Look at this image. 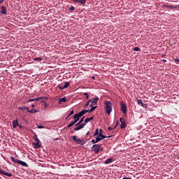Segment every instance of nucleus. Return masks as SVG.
Instances as JSON below:
<instances>
[{
    "label": "nucleus",
    "mask_w": 179,
    "mask_h": 179,
    "mask_svg": "<svg viewBox=\"0 0 179 179\" xmlns=\"http://www.w3.org/2000/svg\"><path fill=\"white\" fill-rule=\"evenodd\" d=\"M103 104L105 106V110L106 111L107 115H110L113 111V103L110 101H105Z\"/></svg>",
    "instance_id": "obj_1"
},
{
    "label": "nucleus",
    "mask_w": 179,
    "mask_h": 179,
    "mask_svg": "<svg viewBox=\"0 0 179 179\" xmlns=\"http://www.w3.org/2000/svg\"><path fill=\"white\" fill-rule=\"evenodd\" d=\"M100 144H95L92 145V152H94L96 155H97L100 152Z\"/></svg>",
    "instance_id": "obj_2"
},
{
    "label": "nucleus",
    "mask_w": 179,
    "mask_h": 179,
    "mask_svg": "<svg viewBox=\"0 0 179 179\" xmlns=\"http://www.w3.org/2000/svg\"><path fill=\"white\" fill-rule=\"evenodd\" d=\"M120 108L123 114H127L128 109L127 108V104L124 101H120Z\"/></svg>",
    "instance_id": "obj_3"
},
{
    "label": "nucleus",
    "mask_w": 179,
    "mask_h": 179,
    "mask_svg": "<svg viewBox=\"0 0 179 179\" xmlns=\"http://www.w3.org/2000/svg\"><path fill=\"white\" fill-rule=\"evenodd\" d=\"M91 100L90 103V107H92V106H96V104H97V103H99V96H96L95 98H93L92 99H90Z\"/></svg>",
    "instance_id": "obj_4"
},
{
    "label": "nucleus",
    "mask_w": 179,
    "mask_h": 179,
    "mask_svg": "<svg viewBox=\"0 0 179 179\" xmlns=\"http://www.w3.org/2000/svg\"><path fill=\"white\" fill-rule=\"evenodd\" d=\"M72 139L75 141V142H77L78 143H83V145L85 143V140H82L78 138L77 136H73Z\"/></svg>",
    "instance_id": "obj_5"
},
{
    "label": "nucleus",
    "mask_w": 179,
    "mask_h": 179,
    "mask_svg": "<svg viewBox=\"0 0 179 179\" xmlns=\"http://www.w3.org/2000/svg\"><path fill=\"white\" fill-rule=\"evenodd\" d=\"M0 174L7 176V177H12V173L5 171L3 169H0Z\"/></svg>",
    "instance_id": "obj_6"
},
{
    "label": "nucleus",
    "mask_w": 179,
    "mask_h": 179,
    "mask_svg": "<svg viewBox=\"0 0 179 179\" xmlns=\"http://www.w3.org/2000/svg\"><path fill=\"white\" fill-rule=\"evenodd\" d=\"M104 131H103V129H99V136L101 137V138H103V139H105V138H111V136H104L103 134V133Z\"/></svg>",
    "instance_id": "obj_7"
},
{
    "label": "nucleus",
    "mask_w": 179,
    "mask_h": 179,
    "mask_svg": "<svg viewBox=\"0 0 179 179\" xmlns=\"http://www.w3.org/2000/svg\"><path fill=\"white\" fill-rule=\"evenodd\" d=\"M136 101L138 104H141V106H142L143 108H146V107H148V104L143 103V102H142V100L136 99Z\"/></svg>",
    "instance_id": "obj_8"
},
{
    "label": "nucleus",
    "mask_w": 179,
    "mask_h": 179,
    "mask_svg": "<svg viewBox=\"0 0 179 179\" xmlns=\"http://www.w3.org/2000/svg\"><path fill=\"white\" fill-rule=\"evenodd\" d=\"M0 13L1 14V15H6V7H5V6H1V10H0Z\"/></svg>",
    "instance_id": "obj_9"
},
{
    "label": "nucleus",
    "mask_w": 179,
    "mask_h": 179,
    "mask_svg": "<svg viewBox=\"0 0 179 179\" xmlns=\"http://www.w3.org/2000/svg\"><path fill=\"white\" fill-rule=\"evenodd\" d=\"M73 2H78V3H81V5H85L86 3V0H73Z\"/></svg>",
    "instance_id": "obj_10"
},
{
    "label": "nucleus",
    "mask_w": 179,
    "mask_h": 179,
    "mask_svg": "<svg viewBox=\"0 0 179 179\" xmlns=\"http://www.w3.org/2000/svg\"><path fill=\"white\" fill-rule=\"evenodd\" d=\"M35 149H40L41 148V145H40V142H36L33 143Z\"/></svg>",
    "instance_id": "obj_11"
},
{
    "label": "nucleus",
    "mask_w": 179,
    "mask_h": 179,
    "mask_svg": "<svg viewBox=\"0 0 179 179\" xmlns=\"http://www.w3.org/2000/svg\"><path fill=\"white\" fill-rule=\"evenodd\" d=\"M96 108H97V106H92L90 109L85 110L87 111V113H92L94 111Z\"/></svg>",
    "instance_id": "obj_12"
},
{
    "label": "nucleus",
    "mask_w": 179,
    "mask_h": 179,
    "mask_svg": "<svg viewBox=\"0 0 179 179\" xmlns=\"http://www.w3.org/2000/svg\"><path fill=\"white\" fill-rule=\"evenodd\" d=\"M10 160L11 162H13V163H17L18 164L20 159H16L14 157H10Z\"/></svg>",
    "instance_id": "obj_13"
},
{
    "label": "nucleus",
    "mask_w": 179,
    "mask_h": 179,
    "mask_svg": "<svg viewBox=\"0 0 179 179\" xmlns=\"http://www.w3.org/2000/svg\"><path fill=\"white\" fill-rule=\"evenodd\" d=\"M114 162V159L109 158L105 161V164H110V163H113Z\"/></svg>",
    "instance_id": "obj_14"
},
{
    "label": "nucleus",
    "mask_w": 179,
    "mask_h": 179,
    "mask_svg": "<svg viewBox=\"0 0 179 179\" xmlns=\"http://www.w3.org/2000/svg\"><path fill=\"white\" fill-rule=\"evenodd\" d=\"M18 164H21V166H23V167L29 166V165L26 162L21 161V160L19 161Z\"/></svg>",
    "instance_id": "obj_15"
},
{
    "label": "nucleus",
    "mask_w": 179,
    "mask_h": 179,
    "mask_svg": "<svg viewBox=\"0 0 179 179\" xmlns=\"http://www.w3.org/2000/svg\"><path fill=\"white\" fill-rule=\"evenodd\" d=\"M27 113H30L31 114H34V113H38V110L37 109H31V110H29V108H28V111Z\"/></svg>",
    "instance_id": "obj_16"
},
{
    "label": "nucleus",
    "mask_w": 179,
    "mask_h": 179,
    "mask_svg": "<svg viewBox=\"0 0 179 179\" xmlns=\"http://www.w3.org/2000/svg\"><path fill=\"white\" fill-rule=\"evenodd\" d=\"M65 102H66V96H64L59 99V104H61V103H65Z\"/></svg>",
    "instance_id": "obj_17"
},
{
    "label": "nucleus",
    "mask_w": 179,
    "mask_h": 179,
    "mask_svg": "<svg viewBox=\"0 0 179 179\" xmlns=\"http://www.w3.org/2000/svg\"><path fill=\"white\" fill-rule=\"evenodd\" d=\"M87 112L86 110H83L80 113H77L80 117H83V115H85Z\"/></svg>",
    "instance_id": "obj_18"
},
{
    "label": "nucleus",
    "mask_w": 179,
    "mask_h": 179,
    "mask_svg": "<svg viewBox=\"0 0 179 179\" xmlns=\"http://www.w3.org/2000/svg\"><path fill=\"white\" fill-rule=\"evenodd\" d=\"M18 126H19V122H17V120L13 121V128H16V127H18Z\"/></svg>",
    "instance_id": "obj_19"
},
{
    "label": "nucleus",
    "mask_w": 179,
    "mask_h": 179,
    "mask_svg": "<svg viewBox=\"0 0 179 179\" xmlns=\"http://www.w3.org/2000/svg\"><path fill=\"white\" fill-rule=\"evenodd\" d=\"M94 117L92 116L90 117H87L85 120V122L87 123V122H90V121H93Z\"/></svg>",
    "instance_id": "obj_20"
},
{
    "label": "nucleus",
    "mask_w": 179,
    "mask_h": 179,
    "mask_svg": "<svg viewBox=\"0 0 179 179\" xmlns=\"http://www.w3.org/2000/svg\"><path fill=\"white\" fill-rule=\"evenodd\" d=\"M126 127H127V122H126L121 123V124H120V129H124V128H126Z\"/></svg>",
    "instance_id": "obj_21"
},
{
    "label": "nucleus",
    "mask_w": 179,
    "mask_h": 179,
    "mask_svg": "<svg viewBox=\"0 0 179 179\" xmlns=\"http://www.w3.org/2000/svg\"><path fill=\"white\" fill-rule=\"evenodd\" d=\"M164 8H166L167 9H174V6H169V5H164Z\"/></svg>",
    "instance_id": "obj_22"
},
{
    "label": "nucleus",
    "mask_w": 179,
    "mask_h": 179,
    "mask_svg": "<svg viewBox=\"0 0 179 179\" xmlns=\"http://www.w3.org/2000/svg\"><path fill=\"white\" fill-rule=\"evenodd\" d=\"M80 118V117L79 116V115L78 113L75 114L73 115V120H76L77 121H78V120Z\"/></svg>",
    "instance_id": "obj_23"
},
{
    "label": "nucleus",
    "mask_w": 179,
    "mask_h": 179,
    "mask_svg": "<svg viewBox=\"0 0 179 179\" xmlns=\"http://www.w3.org/2000/svg\"><path fill=\"white\" fill-rule=\"evenodd\" d=\"M84 120H85V116H83L76 125H80V124L83 122Z\"/></svg>",
    "instance_id": "obj_24"
},
{
    "label": "nucleus",
    "mask_w": 179,
    "mask_h": 179,
    "mask_svg": "<svg viewBox=\"0 0 179 179\" xmlns=\"http://www.w3.org/2000/svg\"><path fill=\"white\" fill-rule=\"evenodd\" d=\"M19 110H22V111H24V110H27V111H28L29 110V107H23L22 108V106L18 107Z\"/></svg>",
    "instance_id": "obj_25"
},
{
    "label": "nucleus",
    "mask_w": 179,
    "mask_h": 179,
    "mask_svg": "<svg viewBox=\"0 0 179 179\" xmlns=\"http://www.w3.org/2000/svg\"><path fill=\"white\" fill-rule=\"evenodd\" d=\"M103 137L96 136V142L98 143V142H100V141H103Z\"/></svg>",
    "instance_id": "obj_26"
},
{
    "label": "nucleus",
    "mask_w": 179,
    "mask_h": 179,
    "mask_svg": "<svg viewBox=\"0 0 179 179\" xmlns=\"http://www.w3.org/2000/svg\"><path fill=\"white\" fill-rule=\"evenodd\" d=\"M34 139L35 142H40V139H38V137H37V134H35L34 136Z\"/></svg>",
    "instance_id": "obj_27"
},
{
    "label": "nucleus",
    "mask_w": 179,
    "mask_h": 179,
    "mask_svg": "<svg viewBox=\"0 0 179 179\" xmlns=\"http://www.w3.org/2000/svg\"><path fill=\"white\" fill-rule=\"evenodd\" d=\"M77 127L74 128L73 129V131H79L80 129H82V128L80 127V126L78 124V125H76Z\"/></svg>",
    "instance_id": "obj_28"
},
{
    "label": "nucleus",
    "mask_w": 179,
    "mask_h": 179,
    "mask_svg": "<svg viewBox=\"0 0 179 179\" xmlns=\"http://www.w3.org/2000/svg\"><path fill=\"white\" fill-rule=\"evenodd\" d=\"M34 61H38V62H41V61H43V58L36 57V58L34 59Z\"/></svg>",
    "instance_id": "obj_29"
},
{
    "label": "nucleus",
    "mask_w": 179,
    "mask_h": 179,
    "mask_svg": "<svg viewBox=\"0 0 179 179\" xmlns=\"http://www.w3.org/2000/svg\"><path fill=\"white\" fill-rule=\"evenodd\" d=\"M71 83L69 82H66L64 83V89H66V87H68V86H70Z\"/></svg>",
    "instance_id": "obj_30"
},
{
    "label": "nucleus",
    "mask_w": 179,
    "mask_h": 179,
    "mask_svg": "<svg viewBox=\"0 0 179 179\" xmlns=\"http://www.w3.org/2000/svg\"><path fill=\"white\" fill-rule=\"evenodd\" d=\"M69 10H70V12L75 10V7L73 6H71L70 8H69Z\"/></svg>",
    "instance_id": "obj_31"
},
{
    "label": "nucleus",
    "mask_w": 179,
    "mask_h": 179,
    "mask_svg": "<svg viewBox=\"0 0 179 179\" xmlns=\"http://www.w3.org/2000/svg\"><path fill=\"white\" fill-rule=\"evenodd\" d=\"M41 99H43V96L35 98L34 99V101H40V100H41Z\"/></svg>",
    "instance_id": "obj_32"
},
{
    "label": "nucleus",
    "mask_w": 179,
    "mask_h": 179,
    "mask_svg": "<svg viewBox=\"0 0 179 179\" xmlns=\"http://www.w3.org/2000/svg\"><path fill=\"white\" fill-rule=\"evenodd\" d=\"M73 114H75V111L71 110V111L70 112L69 115H68V117H71V115H73ZM68 117L66 118V120L68 119Z\"/></svg>",
    "instance_id": "obj_33"
},
{
    "label": "nucleus",
    "mask_w": 179,
    "mask_h": 179,
    "mask_svg": "<svg viewBox=\"0 0 179 179\" xmlns=\"http://www.w3.org/2000/svg\"><path fill=\"white\" fill-rule=\"evenodd\" d=\"M73 125H75L73 122H71V123L67 126V128H71V127H73Z\"/></svg>",
    "instance_id": "obj_34"
},
{
    "label": "nucleus",
    "mask_w": 179,
    "mask_h": 179,
    "mask_svg": "<svg viewBox=\"0 0 179 179\" xmlns=\"http://www.w3.org/2000/svg\"><path fill=\"white\" fill-rule=\"evenodd\" d=\"M115 128H117V124L114 127H108V131H111L112 129H114Z\"/></svg>",
    "instance_id": "obj_35"
},
{
    "label": "nucleus",
    "mask_w": 179,
    "mask_h": 179,
    "mask_svg": "<svg viewBox=\"0 0 179 179\" xmlns=\"http://www.w3.org/2000/svg\"><path fill=\"white\" fill-rule=\"evenodd\" d=\"M97 135H99V129H96L94 134V136H97Z\"/></svg>",
    "instance_id": "obj_36"
},
{
    "label": "nucleus",
    "mask_w": 179,
    "mask_h": 179,
    "mask_svg": "<svg viewBox=\"0 0 179 179\" xmlns=\"http://www.w3.org/2000/svg\"><path fill=\"white\" fill-rule=\"evenodd\" d=\"M133 51H141V48H139V47H136L133 49Z\"/></svg>",
    "instance_id": "obj_37"
},
{
    "label": "nucleus",
    "mask_w": 179,
    "mask_h": 179,
    "mask_svg": "<svg viewBox=\"0 0 179 179\" xmlns=\"http://www.w3.org/2000/svg\"><path fill=\"white\" fill-rule=\"evenodd\" d=\"M84 96H85L87 100H89V94L87 92H85Z\"/></svg>",
    "instance_id": "obj_38"
},
{
    "label": "nucleus",
    "mask_w": 179,
    "mask_h": 179,
    "mask_svg": "<svg viewBox=\"0 0 179 179\" xmlns=\"http://www.w3.org/2000/svg\"><path fill=\"white\" fill-rule=\"evenodd\" d=\"M120 122H121V124H122V122H125V119H124V118H122V117H120Z\"/></svg>",
    "instance_id": "obj_39"
},
{
    "label": "nucleus",
    "mask_w": 179,
    "mask_h": 179,
    "mask_svg": "<svg viewBox=\"0 0 179 179\" xmlns=\"http://www.w3.org/2000/svg\"><path fill=\"white\" fill-rule=\"evenodd\" d=\"M58 87H59V89H60V90H64V89H65L64 87H62V86H60V85H58Z\"/></svg>",
    "instance_id": "obj_40"
},
{
    "label": "nucleus",
    "mask_w": 179,
    "mask_h": 179,
    "mask_svg": "<svg viewBox=\"0 0 179 179\" xmlns=\"http://www.w3.org/2000/svg\"><path fill=\"white\" fill-rule=\"evenodd\" d=\"M31 101H34V99H29L27 100V103H30Z\"/></svg>",
    "instance_id": "obj_41"
},
{
    "label": "nucleus",
    "mask_w": 179,
    "mask_h": 179,
    "mask_svg": "<svg viewBox=\"0 0 179 179\" xmlns=\"http://www.w3.org/2000/svg\"><path fill=\"white\" fill-rule=\"evenodd\" d=\"M90 101H92V100H89L86 104H85V107H87V106H89V104H90Z\"/></svg>",
    "instance_id": "obj_42"
},
{
    "label": "nucleus",
    "mask_w": 179,
    "mask_h": 179,
    "mask_svg": "<svg viewBox=\"0 0 179 179\" xmlns=\"http://www.w3.org/2000/svg\"><path fill=\"white\" fill-rule=\"evenodd\" d=\"M38 129H42L43 128H44V126L42 125H39L38 126Z\"/></svg>",
    "instance_id": "obj_43"
},
{
    "label": "nucleus",
    "mask_w": 179,
    "mask_h": 179,
    "mask_svg": "<svg viewBox=\"0 0 179 179\" xmlns=\"http://www.w3.org/2000/svg\"><path fill=\"white\" fill-rule=\"evenodd\" d=\"M174 9H179V5L173 6Z\"/></svg>",
    "instance_id": "obj_44"
},
{
    "label": "nucleus",
    "mask_w": 179,
    "mask_h": 179,
    "mask_svg": "<svg viewBox=\"0 0 179 179\" xmlns=\"http://www.w3.org/2000/svg\"><path fill=\"white\" fill-rule=\"evenodd\" d=\"M79 125H80V127L81 128V129H82V128H85V124H80Z\"/></svg>",
    "instance_id": "obj_45"
},
{
    "label": "nucleus",
    "mask_w": 179,
    "mask_h": 179,
    "mask_svg": "<svg viewBox=\"0 0 179 179\" xmlns=\"http://www.w3.org/2000/svg\"><path fill=\"white\" fill-rule=\"evenodd\" d=\"M91 142L92 143H97V141H96V140H94V139L92 140Z\"/></svg>",
    "instance_id": "obj_46"
},
{
    "label": "nucleus",
    "mask_w": 179,
    "mask_h": 179,
    "mask_svg": "<svg viewBox=\"0 0 179 179\" xmlns=\"http://www.w3.org/2000/svg\"><path fill=\"white\" fill-rule=\"evenodd\" d=\"M77 121H78V120H76V119H74V120L72 121V122H73V124H76Z\"/></svg>",
    "instance_id": "obj_47"
},
{
    "label": "nucleus",
    "mask_w": 179,
    "mask_h": 179,
    "mask_svg": "<svg viewBox=\"0 0 179 179\" xmlns=\"http://www.w3.org/2000/svg\"><path fill=\"white\" fill-rule=\"evenodd\" d=\"M162 62H167V60H166V59H162Z\"/></svg>",
    "instance_id": "obj_48"
},
{
    "label": "nucleus",
    "mask_w": 179,
    "mask_h": 179,
    "mask_svg": "<svg viewBox=\"0 0 179 179\" xmlns=\"http://www.w3.org/2000/svg\"><path fill=\"white\" fill-rule=\"evenodd\" d=\"M31 107H32V108H34V107H36V106L34 104H32Z\"/></svg>",
    "instance_id": "obj_49"
},
{
    "label": "nucleus",
    "mask_w": 179,
    "mask_h": 179,
    "mask_svg": "<svg viewBox=\"0 0 179 179\" xmlns=\"http://www.w3.org/2000/svg\"><path fill=\"white\" fill-rule=\"evenodd\" d=\"M86 124H87V123H86V122H85L84 123H83V125H84V127L86 125Z\"/></svg>",
    "instance_id": "obj_50"
},
{
    "label": "nucleus",
    "mask_w": 179,
    "mask_h": 179,
    "mask_svg": "<svg viewBox=\"0 0 179 179\" xmlns=\"http://www.w3.org/2000/svg\"><path fill=\"white\" fill-rule=\"evenodd\" d=\"M104 149L103 148V147H101V148H100V150H103Z\"/></svg>",
    "instance_id": "obj_51"
},
{
    "label": "nucleus",
    "mask_w": 179,
    "mask_h": 179,
    "mask_svg": "<svg viewBox=\"0 0 179 179\" xmlns=\"http://www.w3.org/2000/svg\"><path fill=\"white\" fill-rule=\"evenodd\" d=\"M122 179H131V178H123Z\"/></svg>",
    "instance_id": "obj_52"
},
{
    "label": "nucleus",
    "mask_w": 179,
    "mask_h": 179,
    "mask_svg": "<svg viewBox=\"0 0 179 179\" xmlns=\"http://www.w3.org/2000/svg\"><path fill=\"white\" fill-rule=\"evenodd\" d=\"M86 135H89V131H87V132L86 133Z\"/></svg>",
    "instance_id": "obj_53"
},
{
    "label": "nucleus",
    "mask_w": 179,
    "mask_h": 179,
    "mask_svg": "<svg viewBox=\"0 0 179 179\" xmlns=\"http://www.w3.org/2000/svg\"><path fill=\"white\" fill-rule=\"evenodd\" d=\"M162 57H165V55H163Z\"/></svg>",
    "instance_id": "obj_54"
},
{
    "label": "nucleus",
    "mask_w": 179,
    "mask_h": 179,
    "mask_svg": "<svg viewBox=\"0 0 179 179\" xmlns=\"http://www.w3.org/2000/svg\"><path fill=\"white\" fill-rule=\"evenodd\" d=\"M20 128H22V126H21V125H20Z\"/></svg>",
    "instance_id": "obj_55"
},
{
    "label": "nucleus",
    "mask_w": 179,
    "mask_h": 179,
    "mask_svg": "<svg viewBox=\"0 0 179 179\" xmlns=\"http://www.w3.org/2000/svg\"><path fill=\"white\" fill-rule=\"evenodd\" d=\"M71 134H73V131H71Z\"/></svg>",
    "instance_id": "obj_56"
},
{
    "label": "nucleus",
    "mask_w": 179,
    "mask_h": 179,
    "mask_svg": "<svg viewBox=\"0 0 179 179\" xmlns=\"http://www.w3.org/2000/svg\"><path fill=\"white\" fill-rule=\"evenodd\" d=\"M92 79H94V77H92Z\"/></svg>",
    "instance_id": "obj_57"
},
{
    "label": "nucleus",
    "mask_w": 179,
    "mask_h": 179,
    "mask_svg": "<svg viewBox=\"0 0 179 179\" xmlns=\"http://www.w3.org/2000/svg\"><path fill=\"white\" fill-rule=\"evenodd\" d=\"M0 3H2V2L0 1Z\"/></svg>",
    "instance_id": "obj_58"
},
{
    "label": "nucleus",
    "mask_w": 179,
    "mask_h": 179,
    "mask_svg": "<svg viewBox=\"0 0 179 179\" xmlns=\"http://www.w3.org/2000/svg\"><path fill=\"white\" fill-rule=\"evenodd\" d=\"M0 1H3V0H0Z\"/></svg>",
    "instance_id": "obj_59"
}]
</instances>
